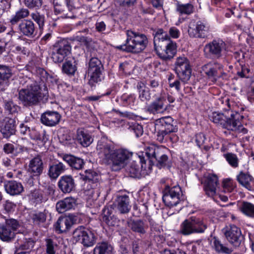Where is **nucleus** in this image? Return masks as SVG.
I'll return each instance as SVG.
<instances>
[{"label":"nucleus","mask_w":254,"mask_h":254,"mask_svg":"<svg viewBox=\"0 0 254 254\" xmlns=\"http://www.w3.org/2000/svg\"><path fill=\"white\" fill-rule=\"evenodd\" d=\"M139 92V98L142 102H148L151 99L149 89L143 83H139L137 86Z\"/></svg>","instance_id":"ea45409f"},{"label":"nucleus","mask_w":254,"mask_h":254,"mask_svg":"<svg viewBox=\"0 0 254 254\" xmlns=\"http://www.w3.org/2000/svg\"><path fill=\"white\" fill-rule=\"evenodd\" d=\"M209 119L214 123L221 126L223 127L225 124L227 116L219 112H214L209 116Z\"/></svg>","instance_id":"4c0bfd02"},{"label":"nucleus","mask_w":254,"mask_h":254,"mask_svg":"<svg viewBox=\"0 0 254 254\" xmlns=\"http://www.w3.org/2000/svg\"><path fill=\"white\" fill-rule=\"evenodd\" d=\"M99 178L98 174L92 170H86L85 175H81V179L85 181L87 184V195L93 197H98L99 196V183L98 181Z\"/></svg>","instance_id":"0eeeda50"},{"label":"nucleus","mask_w":254,"mask_h":254,"mask_svg":"<svg viewBox=\"0 0 254 254\" xmlns=\"http://www.w3.org/2000/svg\"><path fill=\"white\" fill-rule=\"evenodd\" d=\"M205 139L204 135L203 133H199L197 134L195 136V141L197 145L199 147H200L204 143Z\"/></svg>","instance_id":"69168bd1"},{"label":"nucleus","mask_w":254,"mask_h":254,"mask_svg":"<svg viewBox=\"0 0 254 254\" xmlns=\"http://www.w3.org/2000/svg\"><path fill=\"white\" fill-rule=\"evenodd\" d=\"M61 118L60 114L55 111H47L41 117V123L47 126L53 127L57 125Z\"/></svg>","instance_id":"dca6fc26"},{"label":"nucleus","mask_w":254,"mask_h":254,"mask_svg":"<svg viewBox=\"0 0 254 254\" xmlns=\"http://www.w3.org/2000/svg\"><path fill=\"white\" fill-rule=\"evenodd\" d=\"M0 131L5 138L13 134L15 131L14 121L8 118H5L0 124Z\"/></svg>","instance_id":"5701e85b"},{"label":"nucleus","mask_w":254,"mask_h":254,"mask_svg":"<svg viewBox=\"0 0 254 254\" xmlns=\"http://www.w3.org/2000/svg\"><path fill=\"white\" fill-rule=\"evenodd\" d=\"M174 121L170 116L161 118L156 121V127L157 129H163L168 132H174L177 130V128L173 124Z\"/></svg>","instance_id":"412c9836"},{"label":"nucleus","mask_w":254,"mask_h":254,"mask_svg":"<svg viewBox=\"0 0 254 254\" xmlns=\"http://www.w3.org/2000/svg\"><path fill=\"white\" fill-rule=\"evenodd\" d=\"M223 188L225 192H232L235 190V185L231 179H227L223 181Z\"/></svg>","instance_id":"bf43d9fd"},{"label":"nucleus","mask_w":254,"mask_h":254,"mask_svg":"<svg viewBox=\"0 0 254 254\" xmlns=\"http://www.w3.org/2000/svg\"><path fill=\"white\" fill-rule=\"evenodd\" d=\"M210 244L212 248L217 253L229 254L232 251L226 245L223 244L219 239L216 237H211Z\"/></svg>","instance_id":"a878e982"},{"label":"nucleus","mask_w":254,"mask_h":254,"mask_svg":"<svg viewBox=\"0 0 254 254\" xmlns=\"http://www.w3.org/2000/svg\"><path fill=\"white\" fill-rule=\"evenodd\" d=\"M227 114L230 115V117H227L224 128L234 131L238 133H247V129L243 127L241 122V120L243 119L242 116L240 114L232 111L228 112Z\"/></svg>","instance_id":"9d476101"},{"label":"nucleus","mask_w":254,"mask_h":254,"mask_svg":"<svg viewBox=\"0 0 254 254\" xmlns=\"http://www.w3.org/2000/svg\"><path fill=\"white\" fill-rule=\"evenodd\" d=\"M20 227V224L16 219H5L4 224H0V239L5 242H12L16 234L19 233Z\"/></svg>","instance_id":"39448f33"},{"label":"nucleus","mask_w":254,"mask_h":254,"mask_svg":"<svg viewBox=\"0 0 254 254\" xmlns=\"http://www.w3.org/2000/svg\"><path fill=\"white\" fill-rule=\"evenodd\" d=\"M88 75L90 76L89 84L91 86H94L95 83L101 81L102 80L101 70H98L96 71H92V72L89 71H88Z\"/></svg>","instance_id":"8fccbe9b"},{"label":"nucleus","mask_w":254,"mask_h":254,"mask_svg":"<svg viewBox=\"0 0 254 254\" xmlns=\"http://www.w3.org/2000/svg\"><path fill=\"white\" fill-rule=\"evenodd\" d=\"M198 26V38H205L207 37L210 32V28L208 24L202 21H197Z\"/></svg>","instance_id":"49530a36"},{"label":"nucleus","mask_w":254,"mask_h":254,"mask_svg":"<svg viewBox=\"0 0 254 254\" xmlns=\"http://www.w3.org/2000/svg\"><path fill=\"white\" fill-rule=\"evenodd\" d=\"M127 172L132 178L137 177L139 175V166L135 164H132L127 169Z\"/></svg>","instance_id":"13d9d810"},{"label":"nucleus","mask_w":254,"mask_h":254,"mask_svg":"<svg viewBox=\"0 0 254 254\" xmlns=\"http://www.w3.org/2000/svg\"><path fill=\"white\" fill-rule=\"evenodd\" d=\"M31 218L35 224L40 225L45 222L46 214L44 212H36L32 215Z\"/></svg>","instance_id":"3c124183"},{"label":"nucleus","mask_w":254,"mask_h":254,"mask_svg":"<svg viewBox=\"0 0 254 254\" xmlns=\"http://www.w3.org/2000/svg\"><path fill=\"white\" fill-rule=\"evenodd\" d=\"M170 36L174 39L178 38L180 35V30L175 27H172L169 31Z\"/></svg>","instance_id":"e2e57ef3"},{"label":"nucleus","mask_w":254,"mask_h":254,"mask_svg":"<svg viewBox=\"0 0 254 254\" xmlns=\"http://www.w3.org/2000/svg\"><path fill=\"white\" fill-rule=\"evenodd\" d=\"M218 185V178L216 175L208 174L205 177L204 190L208 196L213 197L216 195Z\"/></svg>","instance_id":"2eb2a0df"},{"label":"nucleus","mask_w":254,"mask_h":254,"mask_svg":"<svg viewBox=\"0 0 254 254\" xmlns=\"http://www.w3.org/2000/svg\"><path fill=\"white\" fill-rule=\"evenodd\" d=\"M102 64L100 61L96 58H92L89 63L88 71L101 70Z\"/></svg>","instance_id":"603ef678"},{"label":"nucleus","mask_w":254,"mask_h":254,"mask_svg":"<svg viewBox=\"0 0 254 254\" xmlns=\"http://www.w3.org/2000/svg\"><path fill=\"white\" fill-rule=\"evenodd\" d=\"M165 101L166 100L164 97H158L147 106V111L153 115L163 113L166 110V107L165 105Z\"/></svg>","instance_id":"a211bd4d"},{"label":"nucleus","mask_w":254,"mask_h":254,"mask_svg":"<svg viewBox=\"0 0 254 254\" xmlns=\"http://www.w3.org/2000/svg\"><path fill=\"white\" fill-rule=\"evenodd\" d=\"M71 47L66 40H63L56 45L53 51L52 58L55 63H61L68 55Z\"/></svg>","instance_id":"f8f14e48"},{"label":"nucleus","mask_w":254,"mask_h":254,"mask_svg":"<svg viewBox=\"0 0 254 254\" xmlns=\"http://www.w3.org/2000/svg\"><path fill=\"white\" fill-rule=\"evenodd\" d=\"M63 160L66 162L72 168L77 170L81 169L84 165L82 159L70 155H64Z\"/></svg>","instance_id":"72a5a7b5"},{"label":"nucleus","mask_w":254,"mask_h":254,"mask_svg":"<svg viewBox=\"0 0 254 254\" xmlns=\"http://www.w3.org/2000/svg\"><path fill=\"white\" fill-rule=\"evenodd\" d=\"M11 75V73L9 68L6 66L0 65V85L6 83Z\"/></svg>","instance_id":"de8ad7c7"},{"label":"nucleus","mask_w":254,"mask_h":254,"mask_svg":"<svg viewBox=\"0 0 254 254\" xmlns=\"http://www.w3.org/2000/svg\"><path fill=\"white\" fill-rule=\"evenodd\" d=\"M197 21L191 20L188 25V33L190 38H198Z\"/></svg>","instance_id":"09e8293b"},{"label":"nucleus","mask_w":254,"mask_h":254,"mask_svg":"<svg viewBox=\"0 0 254 254\" xmlns=\"http://www.w3.org/2000/svg\"><path fill=\"white\" fill-rule=\"evenodd\" d=\"M121 100L124 106H133L135 101L134 95L124 94L121 97Z\"/></svg>","instance_id":"5fc2aeb1"},{"label":"nucleus","mask_w":254,"mask_h":254,"mask_svg":"<svg viewBox=\"0 0 254 254\" xmlns=\"http://www.w3.org/2000/svg\"><path fill=\"white\" fill-rule=\"evenodd\" d=\"M238 209L244 215L250 217H254V204L247 201H242L238 203Z\"/></svg>","instance_id":"473e14b6"},{"label":"nucleus","mask_w":254,"mask_h":254,"mask_svg":"<svg viewBox=\"0 0 254 254\" xmlns=\"http://www.w3.org/2000/svg\"><path fill=\"white\" fill-rule=\"evenodd\" d=\"M41 97V88L35 83L22 88L19 91L18 98L24 106L35 105Z\"/></svg>","instance_id":"20e7f679"},{"label":"nucleus","mask_w":254,"mask_h":254,"mask_svg":"<svg viewBox=\"0 0 254 254\" xmlns=\"http://www.w3.org/2000/svg\"><path fill=\"white\" fill-rule=\"evenodd\" d=\"M76 204V200L74 198L68 197L58 201L56 204V208L59 213H63L74 208Z\"/></svg>","instance_id":"b1692460"},{"label":"nucleus","mask_w":254,"mask_h":254,"mask_svg":"<svg viewBox=\"0 0 254 254\" xmlns=\"http://www.w3.org/2000/svg\"><path fill=\"white\" fill-rule=\"evenodd\" d=\"M128 226L133 231L140 234L145 233L146 229L147 228V226L140 220L136 221L131 220L128 221Z\"/></svg>","instance_id":"f704fd0d"},{"label":"nucleus","mask_w":254,"mask_h":254,"mask_svg":"<svg viewBox=\"0 0 254 254\" xmlns=\"http://www.w3.org/2000/svg\"><path fill=\"white\" fill-rule=\"evenodd\" d=\"M154 44L157 55L163 60L172 59L176 53V43L172 41L167 33L162 29L157 31Z\"/></svg>","instance_id":"f03ea898"},{"label":"nucleus","mask_w":254,"mask_h":254,"mask_svg":"<svg viewBox=\"0 0 254 254\" xmlns=\"http://www.w3.org/2000/svg\"><path fill=\"white\" fill-rule=\"evenodd\" d=\"M29 133L32 139L37 141L38 143H41V145L45 144L48 140V135L45 133L40 134L35 129H31Z\"/></svg>","instance_id":"37998d69"},{"label":"nucleus","mask_w":254,"mask_h":254,"mask_svg":"<svg viewBox=\"0 0 254 254\" xmlns=\"http://www.w3.org/2000/svg\"><path fill=\"white\" fill-rule=\"evenodd\" d=\"M223 233L228 241L235 247L240 245L242 233L240 229L235 225H231L223 229Z\"/></svg>","instance_id":"4468645a"},{"label":"nucleus","mask_w":254,"mask_h":254,"mask_svg":"<svg viewBox=\"0 0 254 254\" xmlns=\"http://www.w3.org/2000/svg\"><path fill=\"white\" fill-rule=\"evenodd\" d=\"M77 64L74 59L66 61L62 66L63 72L69 75H73L77 70Z\"/></svg>","instance_id":"c9c22d12"},{"label":"nucleus","mask_w":254,"mask_h":254,"mask_svg":"<svg viewBox=\"0 0 254 254\" xmlns=\"http://www.w3.org/2000/svg\"><path fill=\"white\" fill-rule=\"evenodd\" d=\"M37 76L43 82L54 85L58 83V78L55 75H50L45 69L38 68L36 70Z\"/></svg>","instance_id":"7c9ffc66"},{"label":"nucleus","mask_w":254,"mask_h":254,"mask_svg":"<svg viewBox=\"0 0 254 254\" xmlns=\"http://www.w3.org/2000/svg\"><path fill=\"white\" fill-rule=\"evenodd\" d=\"M221 67V65L217 63H209L205 64L202 69L209 79L214 83L219 77L218 70L220 69Z\"/></svg>","instance_id":"f3484780"},{"label":"nucleus","mask_w":254,"mask_h":254,"mask_svg":"<svg viewBox=\"0 0 254 254\" xmlns=\"http://www.w3.org/2000/svg\"><path fill=\"white\" fill-rule=\"evenodd\" d=\"M175 70L182 82L186 83L191 76V69L189 60L185 56L178 57L175 63Z\"/></svg>","instance_id":"1a4fd4ad"},{"label":"nucleus","mask_w":254,"mask_h":254,"mask_svg":"<svg viewBox=\"0 0 254 254\" xmlns=\"http://www.w3.org/2000/svg\"><path fill=\"white\" fill-rule=\"evenodd\" d=\"M193 6L191 3L183 4L178 3L177 4V10L181 14L189 15L193 11Z\"/></svg>","instance_id":"a18cd8bd"},{"label":"nucleus","mask_w":254,"mask_h":254,"mask_svg":"<svg viewBox=\"0 0 254 254\" xmlns=\"http://www.w3.org/2000/svg\"><path fill=\"white\" fill-rule=\"evenodd\" d=\"M113 248L105 242L98 243L93 250L94 254H112Z\"/></svg>","instance_id":"58836bf2"},{"label":"nucleus","mask_w":254,"mask_h":254,"mask_svg":"<svg viewBox=\"0 0 254 254\" xmlns=\"http://www.w3.org/2000/svg\"><path fill=\"white\" fill-rule=\"evenodd\" d=\"M29 15V11L26 8H21L11 16L10 22L12 25L16 24L21 19L26 18Z\"/></svg>","instance_id":"79ce46f5"},{"label":"nucleus","mask_w":254,"mask_h":254,"mask_svg":"<svg viewBox=\"0 0 254 254\" xmlns=\"http://www.w3.org/2000/svg\"><path fill=\"white\" fill-rule=\"evenodd\" d=\"M4 188L6 191L11 195H18L23 191L22 184L15 181L6 182Z\"/></svg>","instance_id":"bb28decb"},{"label":"nucleus","mask_w":254,"mask_h":254,"mask_svg":"<svg viewBox=\"0 0 254 254\" xmlns=\"http://www.w3.org/2000/svg\"><path fill=\"white\" fill-rule=\"evenodd\" d=\"M132 129L137 137L140 136L143 133V128L141 125L138 124L134 125Z\"/></svg>","instance_id":"338daca9"},{"label":"nucleus","mask_w":254,"mask_h":254,"mask_svg":"<svg viewBox=\"0 0 254 254\" xmlns=\"http://www.w3.org/2000/svg\"><path fill=\"white\" fill-rule=\"evenodd\" d=\"M169 83L170 87H174L178 92H180L181 91V83L179 80H176L174 81H171L170 78H169Z\"/></svg>","instance_id":"0e129e2a"},{"label":"nucleus","mask_w":254,"mask_h":254,"mask_svg":"<svg viewBox=\"0 0 254 254\" xmlns=\"http://www.w3.org/2000/svg\"><path fill=\"white\" fill-rule=\"evenodd\" d=\"M43 164L41 158L36 157L32 159L29 163V171L34 176L40 175L43 171Z\"/></svg>","instance_id":"c85d7f7f"},{"label":"nucleus","mask_w":254,"mask_h":254,"mask_svg":"<svg viewBox=\"0 0 254 254\" xmlns=\"http://www.w3.org/2000/svg\"><path fill=\"white\" fill-rule=\"evenodd\" d=\"M75 139L83 147L89 146L93 141V137L88 130L84 128H79L77 129Z\"/></svg>","instance_id":"4be33fe9"},{"label":"nucleus","mask_w":254,"mask_h":254,"mask_svg":"<svg viewBox=\"0 0 254 254\" xmlns=\"http://www.w3.org/2000/svg\"><path fill=\"white\" fill-rule=\"evenodd\" d=\"M97 151L103 163L110 165L112 170L117 171L123 168L132 156V153L124 148L115 149L110 143L100 140Z\"/></svg>","instance_id":"f257e3e1"},{"label":"nucleus","mask_w":254,"mask_h":254,"mask_svg":"<svg viewBox=\"0 0 254 254\" xmlns=\"http://www.w3.org/2000/svg\"><path fill=\"white\" fill-rule=\"evenodd\" d=\"M157 132V140L159 142H163L164 140L167 139V135L171 132H168L163 129H158Z\"/></svg>","instance_id":"052dcab7"},{"label":"nucleus","mask_w":254,"mask_h":254,"mask_svg":"<svg viewBox=\"0 0 254 254\" xmlns=\"http://www.w3.org/2000/svg\"><path fill=\"white\" fill-rule=\"evenodd\" d=\"M73 224V219L71 217L65 216L60 217L55 224L56 231L59 233H63L67 231Z\"/></svg>","instance_id":"393cba45"},{"label":"nucleus","mask_w":254,"mask_h":254,"mask_svg":"<svg viewBox=\"0 0 254 254\" xmlns=\"http://www.w3.org/2000/svg\"><path fill=\"white\" fill-rule=\"evenodd\" d=\"M168 151L167 148L161 146H156L151 145L147 147L145 154L150 161L155 159L158 161L160 167L164 166L168 160V156L166 152Z\"/></svg>","instance_id":"9b49d317"},{"label":"nucleus","mask_w":254,"mask_h":254,"mask_svg":"<svg viewBox=\"0 0 254 254\" xmlns=\"http://www.w3.org/2000/svg\"><path fill=\"white\" fill-rule=\"evenodd\" d=\"M46 252L47 254H56L58 246L57 244L50 239L46 240Z\"/></svg>","instance_id":"864d4df0"},{"label":"nucleus","mask_w":254,"mask_h":254,"mask_svg":"<svg viewBox=\"0 0 254 254\" xmlns=\"http://www.w3.org/2000/svg\"><path fill=\"white\" fill-rule=\"evenodd\" d=\"M183 193L181 188L178 185L170 187L166 186L164 190L163 200L165 204L169 207L176 206L181 201Z\"/></svg>","instance_id":"6e6552de"},{"label":"nucleus","mask_w":254,"mask_h":254,"mask_svg":"<svg viewBox=\"0 0 254 254\" xmlns=\"http://www.w3.org/2000/svg\"><path fill=\"white\" fill-rule=\"evenodd\" d=\"M65 169V166L62 163L50 165L49 168L48 175L51 179H57Z\"/></svg>","instance_id":"2f4dec72"},{"label":"nucleus","mask_w":254,"mask_h":254,"mask_svg":"<svg viewBox=\"0 0 254 254\" xmlns=\"http://www.w3.org/2000/svg\"><path fill=\"white\" fill-rule=\"evenodd\" d=\"M24 2L25 6L30 9H39L42 4V0H24Z\"/></svg>","instance_id":"6e6d98bb"},{"label":"nucleus","mask_w":254,"mask_h":254,"mask_svg":"<svg viewBox=\"0 0 254 254\" xmlns=\"http://www.w3.org/2000/svg\"><path fill=\"white\" fill-rule=\"evenodd\" d=\"M126 43L117 47L120 50L128 52L139 53L143 50L147 44V39L143 34L127 30Z\"/></svg>","instance_id":"7ed1b4c3"},{"label":"nucleus","mask_w":254,"mask_h":254,"mask_svg":"<svg viewBox=\"0 0 254 254\" xmlns=\"http://www.w3.org/2000/svg\"><path fill=\"white\" fill-rule=\"evenodd\" d=\"M73 239L85 247H92L96 242L97 237L91 229L80 226L73 233Z\"/></svg>","instance_id":"423d86ee"},{"label":"nucleus","mask_w":254,"mask_h":254,"mask_svg":"<svg viewBox=\"0 0 254 254\" xmlns=\"http://www.w3.org/2000/svg\"><path fill=\"white\" fill-rule=\"evenodd\" d=\"M180 233L184 235L194 234L191 218L184 221L180 226Z\"/></svg>","instance_id":"a19ab883"},{"label":"nucleus","mask_w":254,"mask_h":254,"mask_svg":"<svg viewBox=\"0 0 254 254\" xmlns=\"http://www.w3.org/2000/svg\"><path fill=\"white\" fill-rule=\"evenodd\" d=\"M223 156L231 167L236 168L239 166V160L236 154L226 152L223 153Z\"/></svg>","instance_id":"c03bdc74"},{"label":"nucleus","mask_w":254,"mask_h":254,"mask_svg":"<svg viewBox=\"0 0 254 254\" xmlns=\"http://www.w3.org/2000/svg\"><path fill=\"white\" fill-rule=\"evenodd\" d=\"M4 108L9 113L12 114L17 111L18 107L14 105L12 101L5 102Z\"/></svg>","instance_id":"680f3d73"},{"label":"nucleus","mask_w":254,"mask_h":254,"mask_svg":"<svg viewBox=\"0 0 254 254\" xmlns=\"http://www.w3.org/2000/svg\"><path fill=\"white\" fill-rule=\"evenodd\" d=\"M19 29L23 35L31 37L35 32V24L30 20H24L19 24Z\"/></svg>","instance_id":"cd10ccee"},{"label":"nucleus","mask_w":254,"mask_h":254,"mask_svg":"<svg viewBox=\"0 0 254 254\" xmlns=\"http://www.w3.org/2000/svg\"><path fill=\"white\" fill-rule=\"evenodd\" d=\"M114 205L120 213H128L131 208L129 196L127 195L118 196L114 202Z\"/></svg>","instance_id":"aec40b11"},{"label":"nucleus","mask_w":254,"mask_h":254,"mask_svg":"<svg viewBox=\"0 0 254 254\" xmlns=\"http://www.w3.org/2000/svg\"><path fill=\"white\" fill-rule=\"evenodd\" d=\"M194 234L203 233L207 228V225L202 219L196 217H191Z\"/></svg>","instance_id":"e433bc0d"},{"label":"nucleus","mask_w":254,"mask_h":254,"mask_svg":"<svg viewBox=\"0 0 254 254\" xmlns=\"http://www.w3.org/2000/svg\"><path fill=\"white\" fill-rule=\"evenodd\" d=\"M239 183L249 190H254V181L249 174L241 172L237 176Z\"/></svg>","instance_id":"c756f323"},{"label":"nucleus","mask_w":254,"mask_h":254,"mask_svg":"<svg viewBox=\"0 0 254 254\" xmlns=\"http://www.w3.org/2000/svg\"><path fill=\"white\" fill-rule=\"evenodd\" d=\"M32 18L38 24L39 28H42L44 25L45 17L39 12H35L31 14Z\"/></svg>","instance_id":"4d7b16f0"},{"label":"nucleus","mask_w":254,"mask_h":254,"mask_svg":"<svg viewBox=\"0 0 254 254\" xmlns=\"http://www.w3.org/2000/svg\"><path fill=\"white\" fill-rule=\"evenodd\" d=\"M204 49L216 57H220L227 50V44L221 39L213 40L205 46Z\"/></svg>","instance_id":"ddd939ff"},{"label":"nucleus","mask_w":254,"mask_h":254,"mask_svg":"<svg viewBox=\"0 0 254 254\" xmlns=\"http://www.w3.org/2000/svg\"><path fill=\"white\" fill-rule=\"evenodd\" d=\"M58 184L60 189L64 193L70 192L75 186L74 180L70 175L62 176Z\"/></svg>","instance_id":"6ab92c4d"},{"label":"nucleus","mask_w":254,"mask_h":254,"mask_svg":"<svg viewBox=\"0 0 254 254\" xmlns=\"http://www.w3.org/2000/svg\"><path fill=\"white\" fill-rule=\"evenodd\" d=\"M16 205L15 204L9 201H6L4 204V209L7 212H10L14 210Z\"/></svg>","instance_id":"774afa93"}]
</instances>
